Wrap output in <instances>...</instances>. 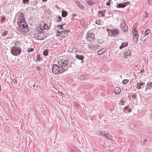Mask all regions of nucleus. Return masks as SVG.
Listing matches in <instances>:
<instances>
[{"mask_svg":"<svg viewBox=\"0 0 152 152\" xmlns=\"http://www.w3.org/2000/svg\"><path fill=\"white\" fill-rule=\"evenodd\" d=\"M52 71L53 74L57 75L63 73L67 71L68 69L67 68L65 69L59 65L53 64L52 66Z\"/></svg>","mask_w":152,"mask_h":152,"instance_id":"1","label":"nucleus"},{"mask_svg":"<svg viewBox=\"0 0 152 152\" xmlns=\"http://www.w3.org/2000/svg\"><path fill=\"white\" fill-rule=\"evenodd\" d=\"M19 26L18 30L20 32H22V34L27 33L29 31L28 26L26 22L23 23L19 22L18 23Z\"/></svg>","mask_w":152,"mask_h":152,"instance_id":"2","label":"nucleus"},{"mask_svg":"<svg viewBox=\"0 0 152 152\" xmlns=\"http://www.w3.org/2000/svg\"><path fill=\"white\" fill-rule=\"evenodd\" d=\"M58 65L61 66L63 67L64 68V67L68 66L66 68L67 69L68 68L71 67V65L73 63V62H72L70 63L69 60L62 59L59 60L58 62Z\"/></svg>","mask_w":152,"mask_h":152,"instance_id":"3","label":"nucleus"},{"mask_svg":"<svg viewBox=\"0 0 152 152\" xmlns=\"http://www.w3.org/2000/svg\"><path fill=\"white\" fill-rule=\"evenodd\" d=\"M107 31L108 32V35L111 37H117L119 35V30L117 28H115L113 29L107 28Z\"/></svg>","mask_w":152,"mask_h":152,"instance_id":"4","label":"nucleus"},{"mask_svg":"<svg viewBox=\"0 0 152 152\" xmlns=\"http://www.w3.org/2000/svg\"><path fill=\"white\" fill-rule=\"evenodd\" d=\"M12 54L15 56H17L21 53V48L18 46H13L11 48Z\"/></svg>","mask_w":152,"mask_h":152,"instance_id":"5","label":"nucleus"},{"mask_svg":"<svg viewBox=\"0 0 152 152\" xmlns=\"http://www.w3.org/2000/svg\"><path fill=\"white\" fill-rule=\"evenodd\" d=\"M34 37L38 40H42L45 39L46 37V36H45V34L43 32H39L34 34Z\"/></svg>","mask_w":152,"mask_h":152,"instance_id":"6","label":"nucleus"},{"mask_svg":"<svg viewBox=\"0 0 152 152\" xmlns=\"http://www.w3.org/2000/svg\"><path fill=\"white\" fill-rule=\"evenodd\" d=\"M19 13L20 14V15H19V17L17 20V23H19V22L21 23H23H23L26 22V19L24 18L25 15L23 13L20 12Z\"/></svg>","mask_w":152,"mask_h":152,"instance_id":"7","label":"nucleus"},{"mask_svg":"<svg viewBox=\"0 0 152 152\" xmlns=\"http://www.w3.org/2000/svg\"><path fill=\"white\" fill-rule=\"evenodd\" d=\"M121 27L122 31L125 32H126L128 31V28L126 25L124 20L121 24Z\"/></svg>","mask_w":152,"mask_h":152,"instance_id":"8","label":"nucleus"},{"mask_svg":"<svg viewBox=\"0 0 152 152\" xmlns=\"http://www.w3.org/2000/svg\"><path fill=\"white\" fill-rule=\"evenodd\" d=\"M69 32V31L68 30H64L61 31L60 36H61L62 38H66L68 36V33Z\"/></svg>","mask_w":152,"mask_h":152,"instance_id":"9","label":"nucleus"},{"mask_svg":"<svg viewBox=\"0 0 152 152\" xmlns=\"http://www.w3.org/2000/svg\"><path fill=\"white\" fill-rule=\"evenodd\" d=\"M87 39L89 41H91L94 39L95 38L94 34L92 33H88V34Z\"/></svg>","mask_w":152,"mask_h":152,"instance_id":"10","label":"nucleus"},{"mask_svg":"<svg viewBox=\"0 0 152 152\" xmlns=\"http://www.w3.org/2000/svg\"><path fill=\"white\" fill-rule=\"evenodd\" d=\"M103 136L106 138L110 140H111V136L110 135H109L107 132L105 131L104 132Z\"/></svg>","mask_w":152,"mask_h":152,"instance_id":"11","label":"nucleus"},{"mask_svg":"<svg viewBox=\"0 0 152 152\" xmlns=\"http://www.w3.org/2000/svg\"><path fill=\"white\" fill-rule=\"evenodd\" d=\"M121 92V89L120 87H116L115 89V94H119Z\"/></svg>","mask_w":152,"mask_h":152,"instance_id":"12","label":"nucleus"},{"mask_svg":"<svg viewBox=\"0 0 152 152\" xmlns=\"http://www.w3.org/2000/svg\"><path fill=\"white\" fill-rule=\"evenodd\" d=\"M87 3L89 6L93 5L94 4H95L94 1L92 0H86Z\"/></svg>","mask_w":152,"mask_h":152,"instance_id":"13","label":"nucleus"},{"mask_svg":"<svg viewBox=\"0 0 152 152\" xmlns=\"http://www.w3.org/2000/svg\"><path fill=\"white\" fill-rule=\"evenodd\" d=\"M75 3L77 5H78L79 7L80 8L84 9V6L80 4L79 1H75Z\"/></svg>","mask_w":152,"mask_h":152,"instance_id":"14","label":"nucleus"},{"mask_svg":"<svg viewBox=\"0 0 152 152\" xmlns=\"http://www.w3.org/2000/svg\"><path fill=\"white\" fill-rule=\"evenodd\" d=\"M75 58L80 60H83L84 58V57L82 55H76Z\"/></svg>","mask_w":152,"mask_h":152,"instance_id":"15","label":"nucleus"},{"mask_svg":"<svg viewBox=\"0 0 152 152\" xmlns=\"http://www.w3.org/2000/svg\"><path fill=\"white\" fill-rule=\"evenodd\" d=\"M133 35V39L135 41V42L137 43L139 37L138 35L137 34H134Z\"/></svg>","mask_w":152,"mask_h":152,"instance_id":"16","label":"nucleus"},{"mask_svg":"<svg viewBox=\"0 0 152 152\" xmlns=\"http://www.w3.org/2000/svg\"><path fill=\"white\" fill-rule=\"evenodd\" d=\"M62 16L63 17H65L68 15V12L65 10H63L61 11Z\"/></svg>","mask_w":152,"mask_h":152,"instance_id":"17","label":"nucleus"},{"mask_svg":"<svg viewBox=\"0 0 152 152\" xmlns=\"http://www.w3.org/2000/svg\"><path fill=\"white\" fill-rule=\"evenodd\" d=\"M128 45V43H122L121 45L119 47V48L121 49L127 46Z\"/></svg>","mask_w":152,"mask_h":152,"instance_id":"18","label":"nucleus"},{"mask_svg":"<svg viewBox=\"0 0 152 152\" xmlns=\"http://www.w3.org/2000/svg\"><path fill=\"white\" fill-rule=\"evenodd\" d=\"M88 47L89 48L93 50L94 51L96 50V49L98 48L96 46H94L91 45H89Z\"/></svg>","mask_w":152,"mask_h":152,"instance_id":"19","label":"nucleus"},{"mask_svg":"<svg viewBox=\"0 0 152 152\" xmlns=\"http://www.w3.org/2000/svg\"><path fill=\"white\" fill-rule=\"evenodd\" d=\"M138 32L136 30V27H134V26L133 28V30L132 31V34L133 35L135 34H138Z\"/></svg>","mask_w":152,"mask_h":152,"instance_id":"20","label":"nucleus"},{"mask_svg":"<svg viewBox=\"0 0 152 152\" xmlns=\"http://www.w3.org/2000/svg\"><path fill=\"white\" fill-rule=\"evenodd\" d=\"M151 31V30L150 29H148L146 30L145 31V33L144 34V36L145 37L147 36L148 34H149V33Z\"/></svg>","mask_w":152,"mask_h":152,"instance_id":"21","label":"nucleus"},{"mask_svg":"<svg viewBox=\"0 0 152 152\" xmlns=\"http://www.w3.org/2000/svg\"><path fill=\"white\" fill-rule=\"evenodd\" d=\"M117 7L118 8H124V5L123 3H119L117 4Z\"/></svg>","mask_w":152,"mask_h":152,"instance_id":"22","label":"nucleus"},{"mask_svg":"<svg viewBox=\"0 0 152 152\" xmlns=\"http://www.w3.org/2000/svg\"><path fill=\"white\" fill-rule=\"evenodd\" d=\"M62 20V18L59 16L58 15L56 16V20L57 22H60Z\"/></svg>","mask_w":152,"mask_h":152,"instance_id":"23","label":"nucleus"},{"mask_svg":"<svg viewBox=\"0 0 152 152\" xmlns=\"http://www.w3.org/2000/svg\"><path fill=\"white\" fill-rule=\"evenodd\" d=\"M65 24V23H64L62 25H58L57 27H58V28L61 30L64 29V28L63 27V26Z\"/></svg>","mask_w":152,"mask_h":152,"instance_id":"24","label":"nucleus"},{"mask_svg":"<svg viewBox=\"0 0 152 152\" xmlns=\"http://www.w3.org/2000/svg\"><path fill=\"white\" fill-rule=\"evenodd\" d=\"M37 58H36V62H37V61H40L41 59L42 58L40 57V55H38L37 56Z\"/></svg>","mask_w":152,"mask_h":152,"instance_id":"25","label":"nucleus"},{"mask_svg":"<svg viewBox=\"0 0 152 152\" xmlns=\"http://www.w3.org/2000/svg\"><path fill=\"white\" fill-rule=\"evenodd\" d=\"M125 53L127 54L128 55H129V56H130L131 54V51L129 49H127Z\"/></svg>","mask_w":152,"mask_h":152,"instance_id":"26","label":"nucleus"},{"mask_svg":"<svg viewBox=\"0 0 152 152\" xmlns=\"http://www.w3.org/2000/svg\"><path fill=\"white\" fill-rule=\"evenodd\" d=\"M48 50H45L43 53V54L44 56H46L48 54Z\"/></svg>","mask_w":152,"mask_h":152,"instance_id":"27","label":"nucleus"},{"mask_svg":"<svg viewBox=\"0 0 152 152\" xmlns=\"http://www.w3.org/2000/svg\"><path fill=\"white\" fill-rule=\"evenodd\" d=\"M104 50V49H102V50H99L98 51V52H97V54L99 55H102L103 54V52H102V50Z\"/></svg>","mask_w":152,"mask_h":152,"instance_id":"28","label":"nucleus"},{"mask_svg":"<svg viewBox=\"0 0 152 152\" xmlns=\"http://www.w3.org/2000/svg\"><path fill=\"white\" fill-rule=\"evenodd\" d=\"M34 50V49L33 48H28L27 51L28 53H30V52H33V50Z\"/></svg>","mask_w":152,"mask_h":152,"instance_id":"29","label":"nucleus"},{"mask_svg":"<svg viewBox=\"0 0 152 152\" xmlns=\"http://www.w3.org/2000/svg\"><path fill=\"white\" fill-rule=\"evenodd\" d=\"M8 32V31H4L3 33L2 34H1V36L4 37L6 36Z\"/></svg>","mask_w":152,"mask_h":152,"instance_id":"30","label":"nucleus"},{"mask_svg":"<svg viewBox=\"0 0 152 152\" xmlns=\"http://www.w3.org/2000/svg\"><path fill=\"white\" fill-rule=\"evenodd\" d=\"M104 132V131H102V130L100 132H99V131L98 133V135L100 136H101L102 135L103 136Z\"/></svg>","mask_w":152,"mask_h":152,"instance_id":"31","label":"nucleus"},{"mask_svg":"<svg viewBox=\"0 0 152 152\" xmlns=\"http://www.w3.org/2000/svg\"><path fill=\"white\" fill-rule=\"evenodd\" d=\"M98 13L99 14H101L102 17H104L105 16V14L103 13L102 11H99L98 12Z\"/></svg>","mask_w":152,"mask_h":152,"instance_id":"32","label":"nucleus"},{"mask_svg":"<svg viewBox=\"0 0 152 152\" xmlns=\"http://www.w3.org/2000/svg\"><path fill=\"white\" fill-rule=\"evenodd\" d=\"M129 82V80L127 79L124 80L122 81V83L124 84H126Z\"/></svg>","mask_w":152,"mask_h":152,"instance_id":"33","label":"nucleus"},{"mask_svg":"<svg viewBox=\"0 0 152 152\" xmlns=\"http://www.w3.org/2000/svg\"><path fill=\"white\" fill-rule=\"evenodd\" d=\"M132 128V127H134L135 128V129H136V130L137 131H138V129H137V125L136 124H132L131 125Z\"/></svg>","mask_w":152,"mask_h":152,"instance_id":"34","label":"nucleus"},{"mask_svg":"<svg viewBox=\"0 0 152 152\" xmlns=\"http://www.w3.org/2000/svg\"><path fill=\"white\" fill-rule=\"evenodd\" d=\"M129 56V55H128L126 53H125L124 54L123 57L124 58H127Z\"/></svg>","mask_w":152,"mask_h":152,"instance_id":"35","label":"nucleus"},{"mask_svg":"<svg viewBox=\"0 0 152 152\" xmlns=\"http://www.w3.org/2000/svg\"><path fill=\"white\" fill-rule=\"evenodd\" d=\"M145 15H144V17L145 18H147L148 16L149 13L146 12V11L145 12Z\"/></svg>","mask_w":152,"mask_h":152,"instance_id":"36","label":"nucleus"},{"mask_svg":"<svg viewBox=\"0 0 152 152\" xmlns=\"http://www.w3.org/2000/svg\"><path fill=\"white\" fill-rule=\"evenodd\" d=\"M29 85H30V87L33 88H34L35 86V84H33L31 83H29Z\"/></svg>","mask_w":152,"mask_h":152,"instance_id":"37","label":"nucleus"},{"mask_svg":"<svg viewBox=\"0 0 152 152\" xmlns=\"http://www.w3.org/2000/svg\"><path fill=\"white\" fill-rule=\"evenodd\" d=\"M43 28L44 29H47L48 28V26L46 24L43 26Z\"/></svg>","mask_w":152,"mask_h":152,"instance_id":"38","label":"nucleus"},{"mask_svg":"<svg viewBox=\"0 0 152 152\" xmlns=\"http://www.w3.org/2000/svg\"><path fill=\"white\" fill-rule=\"evenodd\" d=\"M84 20H81V21H80V24L83 25V26H84L85 25V24H84Z\"/></svg>","mask_w":152,"mask_h":152,"instance_id":"39","label":"nucleus"},{"mask_svg":"<svg viewBox=\"0 0 152 152\" xmlns=\"http://www.w3.org/2000/svg\"><path fill=\"white\" fill-rule=\"evenodd\" d=\"M5 17L3 16L1 18V21L2 22H3L5 20Z\"/></svg>","mask_w":152,"mask_h":152,"instance_id":"40","label":"nucleus"},{"mask_svg":"<svg viewBox=\"0 0 152 152\" xmlns=\"http://www.w3.org/2000/svg\"><path fill=\"white\" fill-rule=\"evenodd\" d=\"M100 20H96L95 23L96 24H100Z\"/></svg>","mask_w":152,"mask_h":152,"instance_id":"41","label":"nucleus"},{"mask_svg":"<svg viewBox=\"0 0 152 152\" xmlns=\"http://www.w3.org/2000/svg\"><path fill=\"white\" fill-rule=\"evenodd\" d=\"M36 68L39 72V70H41V68L39 66H36Z\"/></svg>","mask_w":152,"mask_h":152,"instance_id":"42","label":"nucleus"},{"mask_svg":"<svg viewBox=\"0 0 152 152\" xmlns=\"http://www.w3.org/2000/svg\"><path fill=\"white\" fill-rule=\"evenodd\" d=\"M77 15L76 14H73L72 15V18H71L72 20L74 19V18Z\"/></svg>","mask_w":152,"mask_h":152,"instance_id":"43","label":"nucleus"},{"mask_svg":"<svg viewBox=\"0 0 152 152\" xmlns=\"http://www.w3.org/2000/svg\"><path fill=\"white\" fill-rule=\"evenodd\" d=\"M29 1V0H23V2L24 4H26Z\"/></svg>","mask_w":152,"mask_h":152,"instance_id":"44","label":"nucleus"},{"mask_svg":"<svg viewBox=\"0 0 152 152\" xmlns=\"http://www.w3.org/2000/svg\"><path fill=\"white\" fill-rule=\"evenodd\" d=\"M86 76V75L81 76L80 77V78L81 79H84L85 78Z\"/></svg>","mask_w":152,"mask_h":152,"instance_id":"45","label":"nucleus"},{"mask_svg":"<svg viewBox=\"0 0 152 152\" xmlns=\"http://www.w3.org/2000/svg\"><path fill=\"white\" fill-rule=\"evenodd\" d=\"M137 88L138 89H140L141 88V86L140 85H138V83L137 84Z\"/></svg>","mask_w":152,"mask_h":152,"instance_id":"46","label":"nucleus"},{"mask_svg":"<svg viewBox=\"0 0 152 152\" xmlns=\"http://www.w3.org/2000/svg\"><path fill=\"white\" fill-rule=\"evenodd\" d=\"M148 2L150 5H152V0H149Z\"/></svg>","mask_w":152,"mask_h":152,"instance_id":"47","label":"nucleus"},{"mask_svg":"<svg viewBox=\"0 0 152 152\" xmlns=\"http://www.w3.org/2000/svg\"><path fill=\"white\" fill-rule=\"evenodd\" d=\"M149 85H150V84H148V83L147 84V85H146V89H150V87H149Z\"/></svg>","mask_w":152,"mask_h":152,"instance_id":"48","label":"nucleus"},{"mask_svg":"<svg viewBox=\"0 0 152 152\" xmlns=\"http://www.w3.org/2000/svg\"><path fill=\"white\" fill-rule=\"evenodd\" d=\"M132 97L133 98L135 99L136 97V94H132Z\"/></svg>","mask_w":152,"mask_h":152,"instance_id":"49","label":"nucleus"},{"mask_svg":"<svg viewBox=\"0 0 152 152\" xmlns=\"http://www.w3.org/2000/svg\"><path fill=\"white\" fill-rule=\"evenodd\" d=\"M106 4L107 6H110V3L109 1H108L106 2Z\"/></svg>","mask_w":152,"mask_h":152,"instance_id":"50","label":"nucleus"},{"mask_svg":"<svg viewBox=\"0 0 152 152\" xmlns=\"http://www.w3.org/2000/svg\"><path fill=\"white\" fill-rule=\"evenodd\" d=\"M75 104L77 107H79V105L77 103L75 102Z\"/></svg>","mask_w":152,"mask_h":152,"instance_id":"51","label":"nucleus"},{"mask_svg":"<svg viewBox=\"0 0 152 152\" xmlns=\"http://www.w3.org/2000/svg\"><path fill=\"white\" fill-rule=\"evenodd\" d=\"M143 84H144V83H143V82H141L140 83H138V85H140L141 86H142Z\"/></svg>","mask_w":152,"mask_h":152,"instance_id":"52","label":"nucleus"},{"mask_svg":"<svg viewBox=\"0 0 152 152\" xmlns=\"http://www.w3.org/2000/svg\"><path fill=\"white\" fill-rule=\"evenodd\" d=\"M144 72H145L144 70L143 69L140 71V73H143Z\"/></svg>","mask_w":152,"mask_h":152,"instance_id":"53","label":"nucleus"},{"mask_svg":"<svg viewBox=\"0 0 152 152\" xmlns=\"http://www.w3.org/2000/svg\"><path fill=\"white\" fill-rule=\"evenodd\" d=\"M148 84H150V85L149 86V87H151V88H152V82L148 83Z\"/></svg>","mask_w":152,"mask_h":152,"instance_id":"54","label":"nucleus"},{"mask_svg":"<svg viewBox=\"0 0 152 152\" xmlns=\"http://www.w3.org/2000/svg\"><path fill=\"white\" fill-rule=\"evenodd\" d=\"M128 108L129 107L128 106H126L124 107V109L125 110H128Z\"/></svg>","mask_w":152,"mask_h":152,"instance_id":"55","label":"nucleus"},{"mask_svg":"<svg viewBox=\"0 0 152 152\" xmlns=\"http://www.w3.org/2000/svg\"><path fill=\"white\" fill-rule=\"evenodd\" d=\"M61 32H60V31H57V33H58V35H59V36L60 34L61 35Z\"/></svg>","mask_w":152,"mask_h":152,"instance_id":"56","label":"nucleus"},{"mask_svg":"<svg viewBox=\"0 0 152 152\" xmlns=\"http://www.w3.org/2000/svg\"><path fill=\"white\" fill-rule=\"evenodd\" d=\"M123 4H124V7H126L127 5L126 2L123 3Z\"/></svg>","mask_w":152,"mask_h":152,"instance_id":"57","label":"nucleus"},{"mask_svg":"<svg viewBox=\"0 0 152 152\" xmlns=\"http://www.w3.org/2000/svg\"><path fill=\"white\" fill-rule=\"evenodd\" d=\"M128 110L129 112H131L132 111V109H131V108H128Z\"/></svg>","mask_w":152,"mask_h":152,"instance_id":"58","label":"nucleus"},{"mask_svg":"<svg viewBox=\"0 0 152 152\" xmlns=\"http://www.w3.org/2000/svg\"><path fill=\"white\" fill-rule=\"evenodd\" d=\"M147 140L146 139H145L143 140V143H145V142H147Z\"/></svg>","mask_w":152,"mask_h":152,"instance_id":"59","label":"nucleus"},{"mask_svg":"<svg viewBox=\"0 0 152 152\" xmlns=\"http://www.w3.org/2000/svg\"><path fill=\"white\" fill-rule=\"evenodd\" d=\"M55 7H56L58 9H60V8H59V7H58V6L56 5H55Z\"/></svg>","mask_w":152,"mask_h":152,"instance_id":"60","label":"nucleus"},{"mask_svg":"<svg viewBox=\"0 0 152 152\" xmlns=\"http://www.w3.org/2000/svg\"><path fill=\"white\" fill-rule=\"evenodd\" d=\"M121 104H124V101H121Z\"/></svg>","mask_w":152,"mask_h":152,"instance_id":"61","label":"nucleus"},{"mask_svg":"<svg viewBox=\"0 0 152 152\" xmlns=\"http://www.w3.org/2000/svg\"><path fill=\"white\" fill-rule=\"evenodd\" d=\"M104 50H102V52H103V54L104 53L105 51V49L104 48Z\"/></svg>","mask_w":152,"mask_h":152,"instance_id":"62","label":"nucleus"},{"mask_svg":"<svg viewBox=\"0 0 152 152\" xmlns=\"http://www.w3.org/2000/svg\"><path fill=\"white\" fill-rule=\"evenodd\" d=\"M126 4H127V5H128L129 4L130 2L129 1H127V2H126Z\"/></svg>","mask_w":152,"mask_h":152,"instance_id":"63","label":"nucleus"},{"mask_svg":"<svg viewBox=\"0 0 152 152\" xmlns=\"http://www.w3.org/2000/svg\"><path fill=\"white\" fill-rule=\"evenodd\" d=\"M71 152H75L74 150L72 149L71 151Z\"/></svg>","mask_w":152,"mask_h":152,"instance_id":"64","label":"nucleus"}]
</instances>
